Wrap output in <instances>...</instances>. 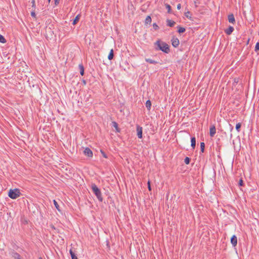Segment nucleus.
Listing matches in <instances>:
<instances>
[{
    "mask_svg": "<svg viewBox=\"0 0 259 259\" xmlns=\"http://www.w3.org/2000/svg\"><path fill=\"white\" fill-rule=\"evenodd\" d=\"M19 259H20V258H19Z\"/></svg>",
    "mask_w": 259,
    "mask_h": 259,
    "instance_id": "nucleus-46",
    "label": "nucleus"
},
{
    "mask_svg": "<svg viewBox=\"0 0 259 259\" xmlns=\"http://www.w3.org/2000/svg\"><path fill=\"white\" fill-rule=\"evenodd\" d=\"M79 70H80V73L82 76L84 75V71L83 66H79Z\"/></svg>",
    "mask_w": 259,
    "mask_h": 259,
    "instance_id": "nucleus-23",
    "label": "nucleus"
},
{
    "mask_svg": "<svg viewBox=\"0 0 259 259\" xmlns=\"http://www.w3.org/2000/svg\"><path fill=\"white\" fill-rule=\"evenodd\" d=\"M31 16L32 17H34V18L36 17V15H35V13L34 11L31 12Z\"/></svg>",
    "mask_w": 259,
    "mask_h": 259,
    "instance_id": "nucleus-31",
    "label": "nucleus"
},
{
    "mask_svg": "<svg viewBox=\"0 0 259 259\" xmlns=\"http://www.w3.org/2000/svg\"><path fill=\"white\" fill-rule=\"evenodd\" d=\"M20 195L21 192L18 189H10L8 193L9 197L13 199L17 198Z\"/></svg>",
    "mask_w": 259,
    "mask_h": 259,
    "instance_id": "nucleus-3",
    "label": "nucleus"
},
{
    "mask_svg": "<svg viewBox=\"0 0 259 259\" xmlns=\"http://www.w3.org/2000/svg\"><path fill=\"white\" fill-rule=\"evenodd\" d=\"M155 49L168 54L170 52L169 46L165 42L158 40L155 42Z\"/></svg>",
    "mask_w": 259,
    "mask_h": 259,
    "instance_id": "nucleus-1",
    "label": "nucleus"
},
{
    "mask_svg": "<svg viewBox=\"0 0 259 259\" xmlns=\"http://www.w3.org/2000/svg\"><path fill=\"white\" fill-rule=\"evenodd\" d=\"M205 144L204 142L200 143V153H203L204 151Z\"/></svg>",
    "mask_w": 259,
    "mask_h": 259,
    "instance_id": "nucleus-20",
    "label": "nucleus"
},
{
    "mask_svg": "<svg viewBox=\"0 0 259 259\" xmlns=\"http://www.w3.org/2000/svg\"><path fill=\"white\" fill-rule=\"evenodd\" d=\"M228 21L230 23H231L232 24H234L235 23V18L234 16V15L233 14H231L228 15Z\"/></svg>",
    "mask_w": 259,
    "mask_h": 259,
    "instance_id": "nucleus-9",
    "label": "nucleus"
},
{
    "mask_svg": "<svg viewBox=\"0 0 259 259\" xmlns=\"http://www.w3.org/2000/svg\"><path fill=\"white\" fill-rule=\"evenodd\" d=\"M153 27L155 30H157L159 29V26L156 24V23H154L153 24Z\"/></svg>",
    "mask_w": 259,
    "mask_h": 259,
    "instance_id": "nucleus-28",
    "label": "nucleus"
},
{
    "mask_svg": "<svg viewBox=\"0 0 259 259\" xmlns=\"http://www.w3.org/2000/svg\"><path fill=\"white\" fill-rule=\"evenodd\" d=\"M191 146L193 149H194L196 146V139L195 137H192L191 138Z\"/></svg>",
    "mask_w": 259,
    "mask_h": 259,
    "instance_id": "nucleus-12",
    "label": "nucleus"
},
{
    "mask_svg": "<svg viewBox=\"0 0 259 259\" xmlns=\"http://www.w3.org/2000/svg\"><path fill=\"white\" fill-rule=\"evenodd\" d=\"M177 28H178V32L179 33H184L186 31V29L184 27H182L180 26H178L177 27Z\"/></svg>",
    "mask_w": 259,
    "mask_h": 259,
    "instance_id": "nucleus-15",
    "label": "nucleus"
},
{
    "mask_svg": "<svg viewBox=\"0 0 259 259\" xmlns=\"http://www.w3.org/2000/svg\"><path fill=\"white\" fill-rule=\"evenodd\" d=\"M216 133V128L214 125H211L209 128V134L211 137H213Z\"/></svg>",
    "mask_w": 259,
    "mask_h": 259,
    "instance_id": "nucleus-6",
    "label": "nucleus"
},
{
    "mask_svg": "<svg viewBox=\"0 0 259 259\" xmlns=\"http://www.w3.org/2000/svg\"><path fill=\"white\" fill-rule=\"evenodd\" d=\"M83 153L85 155H87L90 157H92L93 155L92 150L88 147L84 150Z\"/></svg>",
    "mask_w": 259,
    "mask_h": 259,
    "instance_id": "nucleus-5",
    "label": "nucleus"
},
{
    "mask_svg": "<svg viewBox=\"0 0 259 259\" xmlns=\"http://www.w3.org/2000/svg\"><path fill=\"white\" fill-rule=\"evenodd\" d=\"M69 252H70V254L72 259H78L76 255V253H75V251L73 250L72 248H71L70 249Z\"/></svg>",
    "mask_w": 259,
    "mask_h": 259,
    "instance_id": "nucleus-11",
    "label": "nucleus"
},
{
    "mask_svg": "<svg viewBox=\"0 0 259 259\" xmlns=\"http://www.w3.org/2000/svg\"><path fill=\"white\" fill-rule=\"evenodd\" d=\"M50 1H51V0H48L49 3H50Z\"/></svg>",
    "mask_w": 259,
    "mask_h": 259,
    "instance_id": "nucleus-45",
    "label": "nucleus"
},
{
    "mask_svg": "<svg viewBox=\"0 0 259 259\" xmlns=\"http://www.w3.org/2000/svg\"><path fill=\"white\" fill-rule=\"evenodd\" d=\"M0 42H2V43H5V42H6V39L1 34H0Z\"/></svg>",
    "mask_w": 259,
    "mask_h": 259,
    "instance_id": "nucleus-24",
    "label": "nucleus"
},
{
    "mask_svg": "<svg viewBox=\"0 0 259 259\" xmlns=\"http://www.w3.org/2000/svg\"><path fill=\"white\" fill-rule=\"evenodd\" d=\"M186 16L187 17H188V14L186 15Z\"/></svg>",
    "mask_w": 259,
    "mask_h": 259,
    "instance_id": "nucleus-44",
    "label": "nucleus"
},
{
    "mask_svg": "<svg viewBox=\"0 0 259 259\" xmlns=\"http://www.w3.org/2000/svg\"><path fill=\"white\" fill-rule=\"evenodd\" d=\"M82 84H83L84 85H86V84H87V81H86V80H84V79H83L82 80Z\"/></svg>",
    "mask_w": 259,
    "mask_h": 259,
    "instance_id": "nucleus-37",
    "label": "nucleus"
},
{
    "mask_svg": "<svg viewBox=\"0 0 259 259\" xmlns=\"http://www.w3.org/2000/svg\"><path fill=\"white\" fill-rule=\"evenodd\" d=\"M145 105L147 109L149 111L150 110L151 107V102L150 100H148L146 101Z\"/></svg>",
    "mask_w": 259,
    "mask_h": 259,
    "instance_id": "nucleus-14",
    "label": "nucleus"
},
{
    "mask_svg": "<svg viewBox=\"0 0 259 259\" xmlns=\"http://www.w3.org/2000/svg\"><path fill=\"white\" fill-rule=\"evenodd\" d=\"M186 16L187 17H188V14L186 15Z\"/></svg>",
    "mask_w": 259,
    "mask_h": 259,
    "instance_id": "nucleus-43",
    "label": "nucleus"
},
{
    "mask_svg": "<svg viewBox=\"0 0 259 259\" xmlns=\"http://www.w3.org/2000/svg\"><path fill=\"white\" fill-rule=\"evenodd\" d=\"M239 81V78H234V82L237 83Z\"/></svg>",
    "mask_w": 259,
    "mask_h": 259,
    "instance_id": "nucleus-32",
    "label": "nucleus"
},
{
    "mask_svg": "<svg viewBox=\"0 0 259 259\" xmlns=\"http://www.w3.org/2000/svg\"><path fill=\"white\" fill-rule=\"evenodd\" d=\"M38 259H43V258H42L41 257H40H40L38 258Z\"/></svg>",
    "mask_w": 259,
    "mask_h": 259,
    "instance_id": "nucleus-42",
    "label": "nucleus"
},
{
    "mask_svg": "<svg viewBox=\"0 0 259 259\" xmlns=\"http://www.w3.org/2000/svg\"><path fill=\"white\" fill-rule=\"evenodd\" d=\"M241 126V124L240 123H238L236 125V130L239 132L240 131V127Z\"/></svg>",
    "mask_w": 259,
    "mask_h": 259,
    "instance_id": "nucleus-25",
    "label": "nucleus"
},
{
    "mask_svg": "<svg viewBox=\"0 0 259 259\" xmlns=\"http://www.w3.org/2000/svg\"><path fill=\"white\" fill-rule=\"evenodd\" d=\"M16 254H17L18 256H20V255H19L18 253H16Z\"/></svg>",
    "mask_w": 259,
    "mask_h": 259,
    "instance_id": "nucleus-41",
    "label": "nucleus"
},
{
    "mask_svg": "<svg viewBox=\"0 0 259 259\" xmlns=\"http://www.w3.org/2000/svg\"><path fill=\"white\" fill-rule=\"evenodd\" d=\"M60 0H55V4L56 6L58 5L59 4Z\"/></svg>",
    "mask_w": 259,
    "mask_h": 259,
    "instance_id": "nucleus-34",
    "label": "nucleus"
},
{
    "mask_svg": "<svg viewBox=\"0 0 259 259\" xmlns=\"http://www.w3.org/2000/svg\"><path fill=\"white\" fill-rule=\"evenodd\" d=\"M171 41L172 45L175 48L178 47L180 44V41L178 38L172 37V38L171 39Z\"/></svg>",
    "mask_w": 259,
    "mask_h": 259,
    "instance_id": "nucleus-7",
    "label": "nucleus"
},
{
    "mask_svg": "<svg viewBox=\"0 0 259 259\" xmlns=\"http://www.w3.org/2000/svg\"><path fill=\"white\" fill-rule=\"evenodd\" d=\"M234 30V29L233 26H229L228 28L225 30V32L227 35H230L233 32Z\"/></svg>",
    "mask_w": 259,
    "mask_h": 259,
    "instance_id": "nucleus-10",
    "label": "nucleus"
},
{
    "mask_svg": "<svg viewBox=\"0 0 259 259\" xmlns=\"http://www.w3.org/2000/svg\"><path fill=\"white\" fill-rule=\"evenodd\" d=\"M177 8L178 10H180L181 8V5L180 4H178Z\"/></svg>",
    "mask_w": 259,
    "mask_h": 259,
    "instance_id": "nucleus-35",
    "label": "nucleus"
},
{
    "mask_svg": "<svg viewBox=\"0 0 259 259\" xmlns=\"http://www.w3.org/2000/svg\"><path fill=\"white\" fill-rule=\"evenodd\" d=\"M91 188L93 193L96 196L99 201L100 202H102L103 197L100 189H99V188L97 186V185L95 184H92Z\"/></svg>",
    "mask_w": 259,
    "mask_h": 259,
    "instance_id": "nucleus-2",
    "label": "nucleus"
},
{
    "mask_svg": "<svg viewBox=\"0 0 259 259\" xmlns=\"http://www.w3.org/2000/svg\"><path fill=\"white\" fill-rule=\"evenodd\" d=\"M258 50H259V42H257L255 46V49H254V51L255 52H257Z\"/></svg>",
    "mask_w": 259,
    "mask_h": 259,
    "instance_id": "nucleus-27",
    "label": "nucleus"
},
{
    "mask_svg": "<svg viewBox=\"0 0 259 259\" xmlns=\"http://www.w3.org/2000/svg\"><path fill=\"white\" fill-rule=\"evenodd\" d=\"M167 25L169 27H173L175 24H176V22L172 20L167 19L166 20Z\"/></svg>",
    "mask_w": 259,
    "mask_h": 259,
    "instance_id": "nucleus-13",
    "label": "nucleus"
},
{
    "mask_svg": "<svg viewBox=\"0 0 259 259\" xmlns=\"http://www.w3.org/2000/svg\"><path fill=\"white\" fill-rule=\"evenodd\" d=\"M32 7L35 8V3L34 0L32 1Z\"/></svg>",
    "mask_w": 259,
    "mask_h": 259,
    "instance_id": "nucleus-33",
    "label": "nucleus"
},
{
    "mask_svg": "<svg viewBox=\"0 0 259 259\" xmlns=\"http://www.w3.org/2000/svg\"><path fill=\"white\" fill-rule=\"evenodd\" d=\"M80 15L79 14L77 15L75 17V19L73 20V22H72L73 25H75L78 22V21L80 19Z\"/></svg>",
    "mask_w": 259,
    "mask_h": 259,
    "instance_id": "nucleus-16",
    "label": "nucleus"
},
{
    "mask_svg": "<svg viewBox=\"0 0 259 259\" xmlns=\"http://www.w3.org/2000/svg\"><path fill=\"white\" fill-rule=\"evenodd\" d=\"M190 160L191 159L190 158L186 157L184 159V162L186 164H189L190 163Z\"/></svg>",
    "mask_w": 259,
    "mask_h": 259,
    "instance_id": "nucleus-26",
    "label": "nucleus"
},
{
    "mask_svg": "<svg viewBox=\"0 0 259 259\" xmlns=\"http://www.w3.org/2000/svg\"><path fill=\"white\" fill-rule=\"evenodd\" d=\"M101 154H102V156H103L104 158H107V156L106 154V153H105L103 151L101 150Z\"/></svg>",
    "mask_w": 259,
    "mask_h": 259,
    "instance_id": "nucleus-29",
    "label": "nucleus"
},
{
    "mask_svg": "<svg viewBox=\"0 0 259 259\" xmlns=\"http://www.w3.org/2000/svg\"><path fill=\"white\" fill-rule=\"evenodd\" d=\"M238 184L240 186H242L243 185V181L242 179H240L239 181Z\"/></svg>",
    "mask_w": 259,
    "mask_h": 259,
    "instance_id": "nucleus-30",
    "label": "nucleus"
},
{
    "mask_svg": "<svg viewBox=\"0 0 259 259\" xmlns=\"http://www.w3.org/2000/svg\"><path fill=\"white\" fill-rule=\"evenodd\" d=\"M231 243L233 246L235 247L237 244V238L236 235H233L231 238Z\"/></svg>",
    "mask_w": 259,
    "mask_h": 259,
    "instance_id": "nucleus-8",
    "label": "nucleus"
},
{
    "mask_svg": "<svg viewBox=\"0 0 259 259\" xmlns=\"http://www.w3.org/2000/svg\"><path fill=\"white\" fill-rule=\"evenodd\" d=\"M113 57H114L113 50L111 49L110 50L109 54L108 55V58L109 59V60H111L113 58Z\"/></svg>",
    "mask_w": 259,
    "mask_h": 259,
    "instance_id": "nucleus-17",
    "label": "nucleus"
},
{
    "mask_svg": "<svg viewBox=\"0 0 259 259\" xmlns=\"http://www.w3.org/2000/svg\"><path fill=\"white\" fill-rule=\"evenodd\" d=\"M53 203H54V205H55V207L56 208V209H57L58 211H61V210H60V208H59V204H58L57 202L55 200H53Z\"/></svg>",
    "mask_w": 259,
    "mask_h": 259,
    "instance_id": "nucleus-22",
    "label": "nucleus"
},
{
    "mask_svg": "<svg viewBox=\"0 0 259 259\" xmlns=\"http://www.w3.org/2000/svg\"><path fill=\"white\" fill-rule=\"evenodd\" d=\"M52 228H53L54 229H55V228L54 227V226H52Z\"/></svg>",
    "mask_w": 259,
    "mask_h": 259,
    "instance_id": "nucleus-40",
    "label": "nucleus"
},
{
    "mask_svg": "<svg viewBox=\"0 0 259 259\" xmlns=\"http://www.w3.org/2000/svg\"><path fill=\"white\" fill-rule=\"evenodd\" d=\"M147 61L150 64L154 63V62L150 59L147 60Z\"/></svg>",
    "mask_w": 259,
    "mask_h": 259,
    "instance_id": "nucleus-36",
    "label": "nucleus"
},
{
    "mask_svg": "<svg viewBox=\"0 0 259 259\" xmlns=\"http://www.w3.org/2000/svg\"><path fill=\"white\" fill-rule=\"evenodd\" d=\"M229 125H230V131H231V132H232V130H233V126L231 124H230Z\"/></svg>",
    "mask_w": 259,
    "mask_h": 259,
    "instance_id": "nucleus-39",
    "label": "nucleus"
},
{
    "mask_svg": "<svg viewBox=\"0 0 259 259\" xmlns=\"http://www.w3.org/2000/svg\"><path fill=\"white\" fill-rule=\"evenodd\" d=\"M112 125H113V126L115 128L117 132H120V130L118 128V124H117V122H116L115 121H113L112 122Z\"/></svg>",
    "mask_w": 259,
    "mask_h": 259,
    "instance_id": "nucleus-19",
    "label": "nucleus"
},
{
    "mask_svg": "<svg viewBox=\"0 0 259 259\" xmlns=\"http://www.w3.org/2000/svg\"><path fill=\"white\" fill-rule=\"evenodd\" d=\"M148 189L149 190H151V186H150V182L149 181H148Z\"/></svg>",
    "mask_w": 259,
    "mask_h": 259,
    "instance_id": "nucleus-38",
    "label": "nucleus"
},
{
    "mask_svg": "<svg viewBox=\"0 0 259 259\" xmlns=\"http://www.w3.org/2000/svg\"><path fill=\"white\" fill-rule=\"evenodd\" d=\"M151 18L150 16H148L145 21V24H150L151 23Z\"/></svg>",
    "mask_w": 259,
    "mask_h": 259,
    "instance_id": "nucleus-18",
    "label": "nucleus"
},
{
    "mask_svg": "<svg viewBox=\"0 0 259 259\" xmlns=\"http://www.w3.org/2000/svg\"><path fill=\"white\" fill-rule=\"evenodd\" d=\"M165 7L166 9L167 10L168 13H171V7L168 4H165Z\"/></svg>",
    "mask_w": 259,
    "mask_h": 259,
    "instance_id": "nucleus-21",
    "label": "nucleus"
},
{
    "mask_svg": "<svg viewBox=\"0 0 259 259\" xmlns=\"http://www.w3.org/2000/svg\"><path fill=\"white\" fill-rule=\"evenodd\" d=\"M136 128H137L138 137L139 139H141L142 138L143 128L141 126H140L139 125H137Z\"/></svg>",
    "mask_w": 259,
    "mask_h": 259,
    "instance_id": "nucleus-4",
    "label": "nucleus"
}]
</instances>
